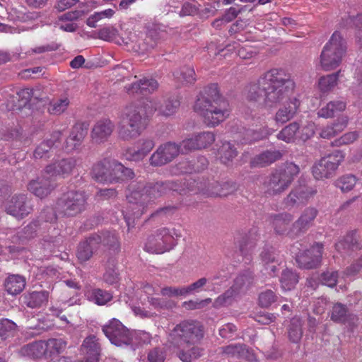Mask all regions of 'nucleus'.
Returning <instances> with one entry per match:
<instances>
[{"instance_id": "nucleus-46", "label": "nucleus", "mask_w": 362, "mask_h": 362, "mask_svg": "<svg viewBox=\"0 0 362 362\" xmlns=\"http://www.w3.org/2000/svg\"><path fill=\"white\" fill-rule=\"evenodd\" d=\"M69 104L70 100L65 95L54 98L49 102L47 111L51 115H60L67 110Z\"/></svg>"}, {"instance_id": "nucleus-20", "label": "nucleus", "mask_w": 362, "mask_h": 362, "mask_svg": "<svg viewBox=\"0 0 362 362\" xmlns=\"http://www.w3.org/2000/svg\"><path fill=\"white\" fill-rule=\"evenodd\" d=\"M316 193V189L307 185L296 187L286 197L285 204L289 207L305 204Z\"/></svg>"}, {"instance_id": "nucleus-32", "label": "nucleus", "mask_w": 362, "mask_h": 362, "mask_svg": "<svg viewBox=\"0 0 362 362\" xmlns=\"http://www.w3.org/2000/svg\"><path fill=\"white\" fill-rule=\"evenodd\" d=\"M282 153L278 150H267L256 156L251 160L252 167H264L279 160Z\"/></svg>"}, {"instance_id": "nucleus-36", "label": "nucleus", "mask_w": 362, "mask_h": 362, "mask_svg": "<svg viewBox=\"0 0 362 362\" xmlns=\"http://www.w3.org/2000/svg\"><path fill=\"white\" fill-rule=\"evenodd\" d=\"M49 293L46 291H33L23 296V303L29 308L41 307L48 300Z\"/></svg>"}, {"instance_id": "nucleus-10", "label": "nucleus", "mask_w": 362, "mask_h": 362, "mask_svg": "<svg viewBox=\"0 0 362 362\" xmlns=\"http://www.w3.org/2000/svg\"><path fill=\"white\" fill-rule=\"evenodd\" d=\"M157 110L156 107L151 108L146 100L139 104H132L127 106L123 114L122 119L126 123H129V127L133 128L132 132L137 134L139 129L144 131L148 125V115Z\"/></svg>"}, {"instance_id": "nucleus-61", "label": "nucleus", "mask_w": 362, "mask_h": 362, "mask_svg": "<svg viewBox=\"0 0 362 362\" xmlns=\"http://www.w3.org/2000/svg\"><path fill=\"white\" fill-rule=\"evenodd\" d=\"M179 153H188L194 150H199L195 135L191 138L186 139L178 145Z\"/></svg>"}, {"instance_id": "nucleus-48", "label": "nucleus", "mask_w": 362, "mask_h": 362, "mask_svg": "<svg viewBox=\"0 0 362 362\" xmlns=\"http://www.w3.org/2000/svg\"><path fill=\"white\" fill-rule=\"evenodd\" d=\"M257 233L255 229H252L247 234H245L239 241V250L243 255L247 254L252 249L257 240Z\"/></svg>"}, {"instance_id": "nucleus-18", "label": "nucleus", "mask_w": 362, "mask_h": 362, "mask_svg": "<svg viewBox=\"0 0 362 362\" xmlns=\"http://www.w3.org/2000/svg\"><path fill=\"white\" fill-rule=\"evenodd\" d=\"M218 354L227 358L245 360L248 362H257V358L254 350L245 344H232L221 346L218 349Z\"/></svg>"}, {"instance_id": "nucleus-7", "label": "nucleus", "mask_w": 362, "mask_h": 362, "mask_svg": "<svg viewBox=\"0 0 362 362\" xmlns=\"http://www.w3.org/2000/svg\"><path fill=\"white\" fill-rule=\"evenodd\" d=\"M87 206V196L80 190H70L64 193L57 200L56 211L64 217H74Z\"/></svg>"}, {"instance_id": "nucleus-27", "label": "nucleus", "mask_w": 362, "mask_h": 362, "mask_svg": "<svg viewBox=\"0 0 362 362\" xmlns=\"http://www.w3.org/2000/svg\"><path fill=\"white\" fill-rule=\"evenodd\" d=\"M317 214V210L314 207L305 209L300 217L293 223V230H296V233L306 231L313 225Z\"/></svg>"}, {"instance_id": "nucleus-8", "label": "nucleus", "mask_w": 362, "mask_h": 362, "mask_svg": "<svg viewBox=\"0 0 362 362\" xmlns=\"http://www.w3.org/2000/svg\"><path fill=\"white\" fill-rule=\"evenodd\" d=\"M175 236L180 237V234L175 228H158L148 236L144 249L150 253H164L173 249L176 245Z\"/></svg>"}, {"instance_id": "nucleus-26", "label": "nucleus", "mask_w": 362, "mask_h": 362, "mask_svg": "<svg viewBox=\"0 0 362 362\" xmlns=\"http://www.w3.org/2000/svg\"><path fill=\"white\" fill-rule=\"evenodd\" d=\"M87 134V129L83 124H76L65 141L64 148L71 152L79 146Z\"/></svg>"}, {"instance_id": "nucleus-21", "label": "nucleus", "mask_w": 362, "mask_h": 362, "mask_svg": "<svg viewBox=\"0 0 362 362\" xmlns=\"http://www.w3.org/2000/svg\"><path fill=\"white\" fill-rule=\"evenodd\" d=\"M100 238L96 233L90 235L86 240L81 242L76 252L78 260L81 262L89 260L100 248Z\"/></svg>"}, {"instance_id": "nucleus-12", "label": "nucleus", "mask_w": 362, "mask_h": 362, "mask_svg": "<svg viewBox=\"0 0 362 362\" xmlns=\"http://www.w3.org/2000/svg\"><path fill=\"white\" fill-rule=\"evenodd\" d=\"M344 157L343 151L339 150H335L322 157L312 168L314 177L316 180H323L333 177Z\"/></svg>"}, {"instance_id": "nucleus-51", "label": "nucleus", "mask_w": 362, "mask_h": 362, "mask_svg": "<svg viewBox=\"0 0 362 362\" xmlns=\"http://www.w3.org/2000/svg\"><path fill=\"white\" fill-rule=\"evenodd\" d=\"M217 279V276H213L209 279L206 277L199 279L196 281L185 286L187 296L201 292L204 290V288L206 286L207 284H209ZM204 291H212V289L207 288H205Z\"/></svg>"}, {"instance_id": "nucleus-13", "label": "nucleus", "mask_w": 362, "mask_h": 362, "mask_svg": "<svg viewBox=\"0 0 362 362\" xmlns=\"http://www.w3.org/2000/svg\"><path fill=\"white\" fill-rule=\"evenodd\" d=\"M298 243H295L291 247V252L296 255V261L298 266L305 269H311L319 267L321 264L322 257L323 245L316 243L310 249L302 252H297L299 249Z\"/></svg>"}, {"instance_id": "nucleus-37", "label": "nucleus", "mask_w": 362, "mask_h": 362, "mask_svg": "<svg viewBox=\"0 0 362 362\" xmlns=\"http://www.w3.org/2000/svg\"><path fill=\"white\" fill-rule=\"evenodd\" d=\"M177 349H178L177 356L182 362H192L203 354V349L197 346V344L188 346L182 345V347Z\"/></svg>"}, {"instance_id": "nucleus-54", "label": "nucleus", "mask_w": 362, "mask_h": 362, "mask_svg": "<svg viewBox=\"0 0 362 362\" xmlns=\"http://www.w3.org/2000/svg\"><path fill=\"white\" fill-rule=\"evenodd\" d=\"M271 131L267 128L259 130L247 129L243 138L244 143H252L266 138L271 134Z\"/></svg>"}, {"instance_id": "nucleus-33", "label": "nucleus", "mask_w": 362, "mask_h": 362, "mask_svg": "<svg viewBox=\"0 0 362 362\" xmlns=\"http://www.w3.org/2000/svg\"><path fill=\"white\" fill-rule=\"evenodd\" d=\"M240 293L232 286L222 294L219 295L214 301L213 307L219 309L223 307H229L237 301Z\"/></svg>"}, {"instance_id": "nucleus-17", "label": "nucleus", "mask_w": 362, "mask_h": 362, "mask_svg": "<svg viewBox=\"0 0 362 362\" xmlns=\"http://www.w3.org/2000/svg\"><path fill=\"white\" fill-rule=\"evenodd\" d=\"M178 144L174 142H166L160 145L149 158V163L152 166H162L170 163L179 155Z\"/></svg>"}, {"instance_id": "nucleus-42", "label": "nucleus", "mask_w": 362, "mask_h": 362, "mask_svg": "<svg viewBox=\"0 0 362 362\" xmlns=\"http://www.w3.org/2000/svg\"><path fill=\"white\" fill-rule=\"evenodd\" d=\"M67 345L66 341L63 339H49L45 341V356L51 357L63 352Z\"/></svg>"}, {"instance_id": "nucleus-30", "label": "nucleus", "mask_w": 362, "mask_h": 362, "mask_svg": "<svg viewBox=\"0 0 362 362\" xmlns=\"http://www.w3.org/2000/svg\"><path fill=\"white\" fill-rule=\"evenodd\" d=\"M151 108L157 107L160 115L168 117L175 114L180 106L177 96H172L165 100L163 104L159 105L156 101L147 100Z\"/></svg>"}, {"instance_id": "nucleus-16", "label": "nucleus", "mask_w": 362, "mask_h": 362, "mask_svg": "<svg viewBox=\"0 0 362 362\" xmlns=\"http://www.w3.org/2000/svg\"><path fill=\"white\" fill-rule=\"evenodd\" d=\"M118 161L115 159L104 158L95 163L92 168V176L101 183H117L118 177L115 168Z\"/></svg>"}, {"instance_id": "nucleus-6", "label": "nucleus", "mask_w": 362, "mask_h": 362, "mask_svg": "<svg viewBox=\"0 0 362 362\" xmlns=\"http://www.w3.org/2000/svg\"><path fill=\"white\" fill-rule=\"evenodd\" d=\"M346 51V43L339 32H334L324 46L320 54V66L325 71L336 69Z\"/></svg>"}, {"instance_id": "nucleus-62", "label": "nucleus", "mask_w": 362, "mask_h": 362, "mask_svg": "<svg viewBox=\"0 0 362 362\" xmlns=\"http://www.w3.org/2000/svg\"><path fill=\"white\" fill-rule=\"evenodd\" d=\"M148 303L155 309H169L173 305V303L161 298H156L153 296L147 297Z\"/></svg>"}, {"instance_id": "nucleus-47", "label": "nucleus", "mask_w": 362, "mask_h": 362, "mask_svg": "<svg viewBox=\"0 0 362 362\" xmlns=\"http://www.w3.org/2000/svg\"><path fill=\"white\" fill-rule=\"evenodd\" d=\"M237 155V149L233 144L228 141L223 142L218 149L219 159L226 165L231 162Z\"/></svg>"}, {"instance_id": "nucleus-53", "label": "nucleus", "mask_w": 362, "mask_h": 362, "mask_svg": "<svg viewBox=\"0 0 362 362\" xmlns=\"http://www.w3.org/2000/svg\"><path fill=\"white\" fill-rule=\"evenodd\" d=\"M303 336L302 322L299 319H292L288 327V337L291 341L298 343Z\"/></svg>"}, {"instance_id": "nucleus-1", "label": "nucleus", "mask_w": 362, "mask_h": 362, "mask_svg": "<svg viewBox=\"0 0 362 362\" xmlns=\"http://www.w3.org/2000/svg\"><path fill=\"white\" fill-rule=\"evenodd\" d=\"M193 180L189 179L187 182L183 183L178 180H167L156 182H139L132 185V189L129 195L127 196L129 206L123 212L128 230L134 227L135 220L139 218L145 212L147 206L156 199L170 191L177 192L180 194L192 192L190 189L194 188V185H189V183Z\"/></svg>"}, {"instance_id": "nucleus-22", "label": "nucleus", "mask_w": 362, "mask_h": 362, "mask_svg": "<svg viewBox=\"0 0 362 362\" xmlns=\"http://www.w3.org/2000/svg\"><path fill=\"white\" fill-rule=\"evenodd\" d=\"M115 129V124L108 118L99 119L93 125L91 130V138L93 142L102 144L105 142Z\"/></svg>"}, {"instance_id": "nucleus-43", "label": "nucleus", "mask_w": 362, "mask_h": 362, "mask_svg": "<svg viewBox=\"0 0 362 362\" xmlns=\"http://www.w3.org/2000/svg\"><path fill=\"white\" fill-rule=\"evenodd\" d=\"M88 297L95 304L105 305L112 300L113 295L111 292L101 288H93L89 291Z\"/></svg>"}, {"instance_id": "nucleus-64", "label": "nucleus", "mask_w": 362, "mask_h": 362, "mask_svg": "<svg viewBox=\"0 0 362 362\" xmlns=\"http://www.w3.org/2000/svg\"><path fill=\"white\" fill-rule=\"evenodd\" d=\"M118 35V30L113 26H105L100 29L98 36L100 39L105 41H112Z\"/></svg>"}, {"instance_id": "nucleus-63", "label": "nucleus", "mask_w": 362, "mask_h": 362, "mask_svg": "<svg viewBox=\"0 0 362 362\" xmlns=\"http://www.w3.org/2000/svg\"><path fill=\"white\" fill-rule=\"evenodd\" d=\"M276 298L274 291L267 290L259 295V304L262 308H268L276 300Z\"/></svg>"}, {"instance_id": "nucleus-58", "label": "nucleus", "mask_w": 362, "mask_h": 362, "mask_svg": "<svg viewBox=\"0 0 362 362\" xmlns=\"http://www.w3.org/2000/svg\"><path fill=\"white\" fill-rule=\"evenodd\" d=\"M16 329V325L11 320L6 318L0 320V338L6 340L13 337Z\"/></svg>"}, {"instance_id": "nucleus-38", "label": "nucleus", "mask_w": 362, "mask_h": 362, "mask_svg": "<svg viewBox=\"0 0 362 362\" xmlns=\"http://www.w3.org/2000/svg\"><path fill=\"white\" fill-rule=\"evenodd\" d=\"M254 282L255 277L252 272L245 271L235 278L232 286L241 294L246 292L253 285Z\"/></svg>"}, {"instance_id": "nucleus-24", "label": "nucleus", "mask_w": 362, "mask_h": 362, "mask_svg": "<svg viewBox=\"0 0 362 362\" xmlns=\"http://www.w3.org/2000/svg\"><path fill=\"white\" fill-rule=\"evenodd\" d=\"M62 136L61 131L53 132L49 139L43 141L36 147L33 153L34 158L35 159L49 158L50 151L57 142H60Z\"/></svg>"}, {"instance_id": "nucleus-39", "label": "nucleus", "mask_w": 362, "mask_h": 362, "mask_svg": "<svg viewBox=\"0 0 362 362\" xmlns=\"http://www.w3.org/2000/svg\"><path fill=\"white\" fill-rule=\"evenodd\" d=\"M346 108V103L342 100H333L328 103L325 107L320 108L317 112L320 117L329 118L335 114L342 112Z\"/></svg>"}, {"instance_id": "nucleus-60", "label": "nucleus", "mask_w": 362, "mask_h": 362, "mask_svg": "<svg viewBox=\"0 0 362 362\" xmlns=\"http://www.w3.org/2000/svg\"><path fill=\"white\" fill-rule=\"evenodd\" d=\"M199 149L206 148L215 141V135L211 132H204L195 135Z\"/></svg>"}, {"instance_id": "nucleus-31", "label": "nucleus", "mask_w": 362, "mask_h": 362, "mask_svg": "<svg viewBox=\"0 0 362 362\" xmlns=\"http://www.w3.org/2000/svg\"><path fill=\"white\" fill-rule=\"evenodd\" d=\"M54 188L51 182L45 177L31 180L28 186L30 192L41 199L47 197Z\"/></svg>"}, {"instance_id": "nucleus-11", "label": "nucleus", "mask_w": 362, "mask_h": 362, "mask_svg": "<svg viewBox=\"0 0 362 362\" xmlns=\"http://www.w3.org/2000/svg\"><path fill=\"white\" fill-rule=\"evenodd\" d=\"M102 331L111 344L117 346L135 344L136 332L129 330L119 320L112 318L102 327Z\"/></svg>"}, {"instance_id": "nucleus-52", "label": "nucleus", "mask_w": 362, "mask_h": 362, "mask_svg": "<svg viewBox=\"0 0 362 362\" xmlns=\"http://www.w3.org/2000/svg\"><path fill=\"white\" fill-rule=\"evenodd\" d=\"M40 226L39 220L33 221L18 233V238L21 241L34 238L37 235Z\"/></svg>"}, {"instance_id": "nucleus-45", "label": "nucleus", "mask_w": 362, "mask_h": 362, "mask_svg": "<svg viewBox=\"0 0 362 362\" xmlns=\"http://www.w3.org/2000/svg\"><path fill=\"white\" fill-rule=\"evenodd\" d=\"M173 76L176 81L182 84H192L196 81L194 69L187 66H182L174 71Z\"/></svg>"}, {"instance_id": "nucleus-15", "label": "nucleus", "mask_w": 362, "mask_h": 362, "mask_svg": "<svg viewBox=\"0 0 362 362\" xmlns=\"http://www.w3.org/2000/svg\"><path fill=\"white\" fill-rule=\"evenodd\" d=\"M314 134L313 125L307 124L303 125L298 122H293L286 126L277 135L279 139L287 143L293 142L296 139L303 141L309 139Z\"/></svg>"}, {"instance_id": "nucleus-44", "label": "nucleus", "mask_w": 362, "mask_h": 362, "mask_svg": "<svg viewBox=\"0 0 362 362\" xmlns=\"http://www.w3.org/2000/svg\"><path fill=\"white\" fill-rule=\"evenodd\" d=\"M263 84L259 82V78L255 82L248 84L244 90V95L250 102H257L262 97Z\"/></svg>"}, {"instance_id": "nucleus-59", "label": "nucleus", "mask_w": 362, "mask_h": 362, "mask_svg": "<svg viewBox=\"0 0 362 362\" xmlns=\"http://www.w3.org/2000/svg\"><path fill=\"white\" fill-rule=\"evenodd\" d=\"M356 183V177L353 175H346L336 181V186L342 192H348L353 189Z\"/></svg>"}, {"instance_id": "nucleus-25", "label": "nucleus", "mask_w": 362, "mask_h": 362, "mask_svg": "<svg viewBox=\"0 0 362 362\" xmlns=\"http://www.w3.org/2000/svg\"><path fill=\"white\" fill-rule=\"evenodd\" d=\"M125 88L129 93H141L146 95L157 90L158 83L154 78L144 77Z\"/></svg>"}, {"instance_id": "nucleus-14", "label": "nucleus", "mask_w": 362, "mask_h": 362, "mask_svg": "<svg viewBox=\"0 0 362 362\" xmlns=\"http://www.w3.org/2000/svg\"><path fill=\"white\" fill-rule=\"evenodd\" d=\"M5 209L8 214L17 219H23L33 211L34 205L26 194H17L6 202Z\"/></svg>"}, {"instance_id": "nucleus-2", "label": "nucleus", "mask_w": 362, "mask_h": 362, "mask_svg": "<svg viewBox=\"0 0 362 362\" xmlns=\"http://www.w3.org/2000/svg\"><path fill=\"white\" fill-rule=\"evenodd\" d=\"M194 110L209 127H214L225 121L230 115L228 101L219 93L218 85L206 86L197 96Z\"/></svg>"}, {"instance_id": "nucleus-56", "label": "nucleus", "mask_w": 362, "mask_h": 362, "mask_svg": "<svg viewBox=\"0 0 362 362\" xmlns=\"http://www.w3.org/2000/svg\"><path fill=\"white\" fill-rule=\"evenodd\" d=\"M103 280L108 284H117L119 280V273L115 267V260L109 261L103 274Z\"/></svg>"}, {"instance_id": "nucleus-28", "label": "nucleus", "mask_w": 362, "mask_h": 362, "mask_svg": "<svg viewBox=\"0 0 362 362\" xmlns=\"http://www.w3.org/2000/svg\"><path fill=\"white\" fill-rule=\"evenodd\" d=\"M300 104V100L296 98L290 99L286 105L276 112L275 121L284 124L291 119L297 113Z\"/></svg>"}, {"instance_id": "nucleus-57", "label": "nucleus", "mask_w": 362, "mask_h": 362, "mask_svg": "<svg viewBox=\"0 0 362 362\" xmlns=\"http://www.w3.org/2000/svg\"><path fill=\"white\" fill-rule=\"evenodd\" d=\"M340 71L322 76L319 80V88L322 92H327L333 88L337 83Z\"/></svg>"}, {"instance_id": "nucleus-23", "label": "nucleus", "mask_w": 362, "mask_h": 362, "mask_svg": "<svg viewBox=\"0 0 362 362\" xmlns=\"http://www.w3.org/2000/svg\"><path fill=\"white\" fill-rule=\"evenodd\" d=\"M269 218L277 234H287L292 238L298 235V233H296V230H293V228L290 230H288L290 223L293 220V216L292 214L288 213L272 214L269 216Z\"/></svg>"}, {"instance_id": "nucleus-55", "label": "nucleus", "mask_w": 362, "mask_h": 362, "mask_svg": "<svg viewBox=\"0 0 362 362\" xmlns=\"http://www.w3.org/2000/svg\"><path fill=\"white\" fill-rule=\"evenodd\" d=\"M336 250L341 253H345L347 251L357 248V241L354 236V233L346 235L343 240L335 245Z\"/></svg>"}, {"instance_id": "nucleus-19", "label": "nucleus", "mask_w": 362, "mask_h": 362, "mask_svg": "<svg viewBox=\"0 0 362 362\" xmlns=\"http://www.w3.org/2000/svg\"><path fill=\"white\" fill-rule=\"evenodd\" d=\"M76 163V159L72 157L57 160L46 166L45 173L50 177H66L72 173Z\"/></svg>"}, {"instance_id": "nucleus-40", "label": "nucleus", "mask_w": 362, "mask_h": 362, "mask_svg": "<svg viewBox=\"0 0 362 362\" xmlns=\"http://www.w3.org/2000/svg\"><path fill=\"white\" fill-rule=\"evenodd\" d=\"M45 341H37L23 346L21 353L25 356L32 358H40L45 356Z\"/></svg>"}, {"instance_id": "nucleus-5", "label": "nucleus", "mask_w": 362, "mask_h": 362, "mask_svg": "<svg viewBox=\"0 0 362 362\" xmlns=\"http://www.w3.org/2000/svg\"><path fill=\"white\" fill-rule=\"evenodd\" d=\"M299 173V166L292 162L274 170L263 184L264 194L267 196L281 194L290 187Z\"/></svg>"}, {"instance_id": "nucleus-4", "label": "nucleus", "mask_w": 362, "mask_h": 362, "mask_svg": "<svg viewBox=\"0 0 362 362\" xmlns=\"http://www.w3.org/2000/svg\"><path fill=\"white\" fill-rule=\"evenodd\" d=\"M204 334V327L199 322L184 320L171 330L168 342L175 348L195 345L202 341Z\"/></svg>"}, {"instance_id": "nucleus-9", "label": "nucleus", "mask_w": 362, "mask_h": 362, "mask_svg": "<svg viewBox=\"0 0 362 362\" xmlns=\"http://www.w3.org/2000/svg\"><path fill=\"white\" fill-rule=\"evenodd\" d=\"M189 185H194V188L190 189L192 193H202L213 197H225L237 189L236 184L232 181L219 182L214 179L204 177L193 180Z\"/></svg>"}, {"instance_id": "nucleus-41", "label": "nucleus", "mask_w": 362, "mask_h": 362, "mask_svg": "<svg viewBox=\"0 0 362 362\" xmlns=\"http://www.w3.org/2000/svg\"><path fill=\"white\" fill-rule=\"evenodd\" d=\"M346 126L347 120L346 119H337L334 123L322 128L320 136L323 139H331L341 132Z\"/></svg>"}, {"instance_id": "nucleus-3", "label": "nucleus", "mask_w": 362, "mask_h": 362, "mask_svg": "<svg viewBox=\"0 0 362 362\" xmlns=\"http://www.w3.org/2000/svg\"><path fill=\"white\" fill-rule=\"evenodd\" d=\"M263 84L264 105L266 107H274L281 103L295 86L289 74L282 69H271L259 77Z\"/></svg>"}, {"instance_id": "nucleus-29", "label": "nucleus", "mask_w": 362, "mask_h": 362, "mask_svg": "<svg viewBox=\"0 0 362 362\" xmlns=\"http://www.w3.org/2000/svg\"><path fill=\"white\" fill-rule=\"evenodd\" d=\"M82 351L87 358L93 362H97L100 354V344L95 335L88 336L81 346Z\"/></svg>"}, {"instance_id": "nucleus-35", "label": "nucleus", "mask_w": 362, "mask_h": 362, "mask_svg": "<svg viewBox=\"0 0 362 362\" xmlns=\"http://www.w3.org/2000/svg\"><path fill=\"white\" fill-rule=\"evenodd\" d=\"M25 284V279L23 276L12 274L6 279L4 286L8 293L15 296L23 291Z\"/></svg>"}, {"instance_id": "nucleus-34", "label": "nucleus", "mask_w": 362, "mask_h": 362, "mask_svg": "<svg viewBox=\"0 0 362 362\" xmlns=\"http://www.w3.org/2000/svg\"><path fill=\"white\" fill-rule=\"evenodd\" d=\"M331 320L336 322H352L356 320V317L350 314L346 305L337 303H335L332 310Z\"/></svg>"}, {"instance_id": "nucleus-49", "label": "nucleus", "mask_w": 362, "mask_h": 362, "mask_svg": "<svg viewBox=\"0 0 362 362\" xmlns=\"http://www.w3.org/2000/svg\"><path fill=\"white\" fill-rule=\"evenodd\" d=\"M280 282L283 290L291 291L298 282V276L296 272L286 269L282 272Z\"/></svg>"}, {"instance_id": "nucleus-50", "label": "nucleus", "mask_w": 362, "mask_h": 362, "mask_svg": "<svg viewBox=\"0 0 362 362\" xmlns=\"http://www.w3.org/2000/svg\"><path fill=\"white\" fill-rule=\"evenodd\" d=\"M133 128L129 127V123H126L124 119H122L118 124V136L120 139L123 141H130L139 137L143 131L139 129L137 134H134V132H132Z\"/></svg>"}]
</instances>
